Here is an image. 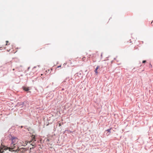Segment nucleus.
Masks as SVG:
<instances>
[{"instance_id":"obj_12","label":"nucleus","mask_w":153,"mask_h":153,"mask_svg":"<svg viewBox=\"0 0 153 153\" xmlns=\"http://www.w3.org/2000/svg\"><path fill=\"white\" fill-rule=\"evenodd\" d=\"M152 67V65L151 64H150V66H149V67Z\"/></svg>"},{"instance_id":"obj_1","label":"nucleus","mask_w":153,"mask_h":153,"mask_svg":"<svg viewBox=\"0 0 153 153\" xmlns=\"http://www.w3.org/2000/svg\"><path fill=\"white\" fill-rule=\"evenodd\" d=\"M20 145L11 143L9 147H7L6 149H8L10 151H19Z\"/></svg>"},{"instance_id":"obj_5","label":"nucleus","mask_w":153,"mask_h":153,"mask_svg":"<svg viewBox=\"0 0 153 153\" xmlns=\"http://www.w3.org/2000/svg\"><path fill=\"white\" fill-rule=\"evenodd\" d=\"M32 141H33L34 140L35 141V136L34 135H33L32 136Z\"/></svg>"},{"instance_id":"obj_11","label":"nucleus","mask_w":153,"mask_h":153,"mask_svg":"<svg viewBox=\"0 0 153 153\" xmlns=\"http://www.w3.org/2000/svg\"><path fill=\"white\" fill-rule=\"evenodd\" d=\"M152 67V65L151 64H150V66H149V67Z\"/></svg>"},{"instance_id":"obj_19","label":"nucleus","mask_w":153,"mask_h":153,"mask_svg":"<svg viewBox=\"0 0 153 153\" xmlns=\"http://www.w3.org/2000/svg\"><path fill=\"white\" fill-rule=\"evenodd\" d=\"M6 45H7V43Z\"/></svg>"},{"instance_id":"obj_15","label":"nucleus","mask_w":153,"mask_h":153,"mask_svg":"<svg viewBox=\"0 0 153 153\" xmlns=\"http://www.w3.org/2000/svg\"><path fill=\"white\" fill-rule=\"evenodd\" d=\"M134 48H135V49H136L137 48V47L136 48V47H135Z\"/></svg>"},{"instance_id":"obj_2","label":"nucleus","mask_w":153,"mask_h":153,"mask_svg":"<svg viewBox=\"0 0 153 153\" xmlns=\"http://www.w3.org/2000/svg\"><path fill=\"white\" fill-rule=\"evenodd\" d=\"M11 140V143H12L16 144L20 146L21 144V143L19 141V140L16 137H12Z\"/></svg>"},{"instance_id":"obj_17","label":"nucleus","mask_w":153,"mask_h":153,"mask_svg":"<svg viewBox=\"0 0 153 153\" xmlns=\"http://www.w3.org/2000/svg\"><path fill=\"white\" fill-rule=\"evenodd\" d=\"M13 71H14V70H15V69H13Z\"/></svg>"},{"instance_id":"obj_8","label":"nucleus","mask_w":153,"mask_h":153,"mask_svg":"<svg viewBox=\"0 0 153 153\" xmlns=\"http://www.w3.org/2000/svg\"><path fill=\"white\" fill-rule=\"evenodd\" d=\"M4 152L2 149H0V153H3Z\"/></svg>"},{"instance_id":"obj_14","label":"nucleus","mask_w":153,"mask_h":153,"mask_svg":"<svg viewBox=\"0 0 153 153\" xmlns=\"http://www.w3.org/2000/svg\"><path fill=\"white\" fill-rule=\"evenodd\" d=\"M61 67V65L59 66H58V68L60 67Z\"/></svg>"},{"instance_id":"obj_13","label":"nucleus","mask_w":153,"mask_h":153,"mask_svg":"<svg viewBox=\"0 0 153 153\" xmlns=\"http://www.w3.org/2000/svg\"><path fill=\"white\" fill-rule=\"evenodd\" d=\"M27 141H25V144H26V145L27 144Z\"/></svg>"},{"instance_id":"obj_3","label":"nucleus","mask_w":153,"mask_h":153,"mask_svg":"<svg viewBox=\"0 0 153 153\" xmlns=\"http://www.w3.org/2000/svg\"><path fill=\"white\" fill-rule=\"evenodd\" d=\"M23 88L24 91H28L29 90V87H23Z\"/></svg>"},{"instance_id":"obj_7","label":"nucleus","mask_w":153,"mask_h":153,"mask_svg":"<svg viewBox=\"0 0 153 153\" xmlns=\"http://www.w3.org/2000/svg\"><path fill=\"white\" fill-rule=\"evenodd\" d=\"M110 130L111 129H108L106 130L107 131H108V132H109L108 134V135H109L110 134Z\"/></svg>"},{"instance_id":"obj_4","label":"nucleus","mask_w":153,"mask_h":153,"mask_svg":"<svg viewBox=\"0 0 153 153\" xmlns=\"http://www.w3.org/2000/svg\"><path fill=\"white\" fill-rule=\"evenodd\" d=\"M99 66H98L96 68V69H95L94 71V72L96 73V74H98V72L97 71V70L99 68Z\"/></svg>"},{"instance_id":"obj_16","label":"nucleus","mask_w":153,"mask_h":153,"mask_svg":"<svg viewBox=\"0 0 153 153\" xmlns=\"http://www.w3.org/2000/svg\"><path fill=\"white\" fill-rule=\"evenodd\" d=\"M6 42L7 43V42H8V41H6Z\"/></svg>"},{"instance_id":"obj_18","label":"nucleus","mask_w":153,"mask_h":153,"mask_svg":"<svg viewBox=\"0 0 153 153\" xmlns=\"http://www.w3.org/2000/svg\"><path fill=\"white\" fill-rule=\"evenodd\" d=\"M22 145L24 146V145H23V144H22Z\"/></svg>"},{"instance_id":"obj_10","label":"nucleus","mask_w":153,"mask_h":153,"mask_svg":"<svg viewBox=\"0 0 153 153\" xmlns=\"http://www.w3.org/2000/svg\"><path fill=\"white\" fill-rule=\"evenodd\" d=\"M61 126V124L60 123L59 124V126Z\"/></svg>"},{"instance_id":"obj_9","label":"nucleus","mask_w":153,"mask_h":153,"mask_svg":"<svg viewBox=\"0 0 153 153\" xmlns=\"http://www.w3.org/2000/svg\"><path fill=\"white\" fill-rule=\"evenodd\" d=\"M146 62V60H143V63H144Z\"/></svg>"},{"instance_id":"obj_6","label":"nucleus","mask_w":153,"mask_h":153,"mask_svg":"<svg viewBox=\"0 0 153 153\" xmlns=\"http://www.w3.org/2000/svg\"><path fill=\"white\" fill-rule=\"evenodd\" d=\"M86 59V58L85 57H84L82 58V61H84Z\"/></svg>"}]
</instances>
